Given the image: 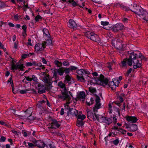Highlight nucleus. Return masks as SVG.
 Returning a JSON list of instances; mask_svg holds the SVG:
<instances>
[{
    "mask_svg": "<svg viewBox=\"0 0 148 148\" xmlns=\"http://www.w3.org/2000/svg\"><path fill=\"white\" fill-rule=\"evenodd\" d=\"M93 2L96 3H98L99 4H101V0H91Z\"/></svg>",
    "mask_w": 148,
    "mask_h": 148,
    "instance_id": "4d7b16f0",
    "label": "nucleus"
},
{
    "mask_svg": "<svg viewBox=\"0 0 148 148\" xmlns=\"http://www.w3.org/2000/svg\"><path fill=\"white\" fill-rule=\"evenodd\" d=\"M46 44H47L48 45H51L52 43V41L51 39L47 40L46 42Z\"/></svg>",
    "mask_w": 148,
    "mask_h": 148,
    "instance_id": "09e8293b",
    "label": "nucleus"
},
{
    "mask_svg": "<svg viewBox=\"0 0 148 148\" xmlns=\"http://www.w3.org/2000/svg\"><path fill=\"white\" fill-rule=\"evenodd\" d=\"M36 146L39 148H43L45 145H46V147L47 146L45 144L44 142L41 140L36 141Z\"/></svg>",
    "mask_w": 148,
    "mask_h": 148,
    "instance_id": "6ab92c4d",
    "label": "nucleus"
},
{
    "mask_svg": "<svg viewBox=\"0 0 148 148\" xmlns=\"http://www.w3.org/2000/svg\"><path fill=\"white\" fill-rule=\"evenodd\" d=\"M62 64L64 66H69L70 64L69 62L66 61H65L63 62L62 63Z\"/></svg>",
    "mask_w": 148,
    "mask_h": 148,
    "instance_id": "a19ab883",
    "label": "nucleus"
},
{
    "mask_svg": "<svg viewBox=\"0 0 148 148\" xmlns=\"http://www.w3.org/2000/svg\"><path fill=\"white\" fill-rule=\"evenodd\" d=\"M32 79V81H33L34 82H37L38 81V79L36 77L35 75H33L32 76V77H31Z\"/></svg>",
    "mask_w": 148,
    "mask_h": 148,
    "instance_id": "79ce46f5",
    "label": "nucleus"
},
{
    "mask_svg": "<svg viewBox=\"0 0 148 148\" xmlns=\"http://www.w3.org/2000/svg\"><path fill=\"white\" fill-rule=\"evenodd\" d=\"M86 118V116L84 115L79 114L77 116V120H83Z\"/></svg>",
    "mask_w": 148,
    "mask_h": 148,
    "instance_id": "7c9ffc66",
    "label": "nucleus"
},
{
    "mask_svg": "<svg viewBox=\"0 0 148 148\" xmlns=\"http://www.w3.org/2000/svg\"><path fill=\"white\" fill-rule=\"evenodd\" d=\"M96 104L95 106L93 107V110L94 112H97V110L100 108L101 104L100 103V99L98 96H96L95 99Z\"/></svg>",
    "mask_w": 148,
    "mask_h": 148,
    "instance_id": "ddd939ff",
    "label": "nucleus"
},
{
    "mask_svg": "<svg viewBox=\"0 0 148 148\" xmlns=\"http://www.w3.org/2000/svg\"><path fill=\"white\" fill-rule=\"evenodd\" d=\"M77 73L79 75H84L85 74L89 75L90 72L87 71L84 69H80L77 71Z\"/></svg>",
    "mask_w": 148,
    "mask_h": 148,
    "instance_id": "412c9836",
    "label": "nucleus"
},
{
    "mask_svg": "<svg viewBox=\"0 0 148 148\" xmlns=\"http://www.w3.org/2000/svg\"><path fill=\"white\" fill-rule=\"evenodd\" d=\"M84 76L77 75V77L79 80L82 82H85V79Z\"/></svg>",
    "mask_w": 148,
    "mask_h": 148,
    "instance_id": "bb28decb",
    "label": "nucleus"
},
{
    "mask_svg": "<svg viewBox=\"0 0 148 148\" xmlns=\"http://www.w3.org/2000/svg\"><path fill=\"white\" fill-rule=\"evenodd\" d=\"M119 142L118 139H116L113 142L114 144L115 145H117L119 143Z\"/></svg>",
    "mask_w": 148,
    "mask_h": 148,
    "instance_id": "13d9d810",
    "label": "nucleus"
},
{
    "mask_svg": "<svg viewBox=\"0 0 148 148\" xmlns=\"http://www.w3.org/2000/svg\"><path fill=\"white\" fill-rule=\"evenodd\" d=\"M94 99L92 98H91L90 99H87L86 100V103L88 106L92 104L93 103Z\"/></svg>",
    "mask_w": 148,
    "mask_h": 148,
    "instance_id": "a878e982",
    "label": "nucleus"
},
{
    "mask_svg": "<svg viewBox=\"0 0 148 148\" xmlns=\"http://www.w3.org/2000/svg\"><path fill=\"white\" fill-rule=\"evenodd\" d=\"M19 17V16L17 14L14 15V18L16 21H17Z\"/></svg>",
    "mask_w": 148,
    "mask_h": 148,
    "instance_id": "0e129e2a",
    "label": "nucleus"
},
{
    "mask_svg": "<svg viewBox=\"0 0 148 148\" xmlns=\"http://www.w3.org/2000/svg\"><path fill=\"white\" fill-rule=\"evenodd\" d=\"M90 92H96V89L95 88H90Z\"/></svg>",
    "mask_w": 148,
    "mask_h": 148,
    "instance_id": "e2e57ef3",
    "label": "nucleus"
},
{
    "mask_svg": "<svg viewBox=\"0 0 148 148\" xmlns=\"http://www.w3.org/2000/svg\"><path fill=\"white\" fill-rule=\"evenodd\" d=\"M41 19V16L40 15H37L35 17V20L36 21H39L40 19Z\"/></svg>",
    "mask_w": 148,
    "mask_h": 148,
    "instance_id": "5fc2aeb1",
    "label": "nucleus"
},
{
    "mask_svg": "<svg viewBox=\"0 0 148 148\" xmlns=\"http://www.w3.org/2000/svg\"><path fill=\"white\" fill-rule=\"evenodd\" d=\"M132 71V69L131 68H130L127 71L125 74V76H128L129 75V74Z\"/></svg>",
    "mask_w": 148,
    "mask_h": 148,
    "instance_id": "a18cd8bd",
    "label": "nucleus"
},
{
    "mask_svg": "<svg viewBox=\"0 0 148 148\" xmlns=\"http://www.w3.org/2000/svg\"><path fill=\"white\" fill-rule=\"evenodd\" d=\"M114 103L118 106H119L122 110H125V103H123L122 105L121 104L118 102H115Z\"/></svg>",
    "mask_w": 148,
    "mask_h": 148,
    "instance_id": "b1692460",
    "label": "nucleus"
},
{
    "mask_svg": "<svg viewBox=\"0 0 148 148\" xmlns=\"http://www.w3.org/2000/svg\"><path fill=\"white\" fill-rule=\"evenodd\" d=\"M86 36L88 38L97 42H99L100 39L99 36L93 32H88L85 33Z\"/></svg>",
    "mask_w": 148,
    "mask_h": 148,
    "instance_id": "423d86ee",
    "label": "nucleus"
},
{
    "mask_svg": "<svg viewBox=\"0 0 148 148\" xmlns=\"http://www.w3.org/2000/svg\"><path fill=\"white\" fill-rule=\"evenodd\" d=\"M137 14V17L145 21H148V12L141 7H139L138 10L134 11Z\"/></svg>",
    "mask_w": 148,
    "mask_h": 148,
    "instance_id": "20e7f679",
    "label": "nucleus"
},
{
    "mask_svg": "<svg viewBox=\"0 0 148 148\" xmlns=\"http://www.w3.org/2000/svg\"><path fill=\"white\" fill-rule=\"evenodd\" d=\"M112 119L108 118H106L105 123L109 125L112 122Z\"/></svg>",
    "mask_w": 148,
    "mask_h": 148,
    "instance_id": "2f4dec72",
    "label": "nucleus"
},
{
    "mask_svg": "<svg viewBox=\"0 0 148 148\" xmlns=\"http://www.w3.org/2000/svg\"><path fill=\"white\" fill-rule=\"evenodd\" d=\"M101 116L100 115H96V114L95 115V119H96L99 121V119L100 118H101Z\"/></svg>",
    "mask_w": 148,
    "mask_h": 148,
    "instance_id": "603ef678",
    "label": "nucleus"
},
{
    "mask_svg": "<svg viewBox=\"0 0 148 148\" xmlns=\"http://www.w3.org/2000/svg\"><path fill=\"white\" fill-rule=\"evenodd\" d=\"M119 83V82L118 80L115 79L112 81L109 82L108 86L112 90H114L115 89L116 86H118Z\"/></svg>",
    "mask_w": 148,
    "mask_h": 148,
    "instance_id": "9b49d317",
    "label": "nucleus"
},
{
    "mask_svg": "<svg viewBox=\"0 0 148 148\" xmlns=\"http://www.w3.org/2000/svg\"><path fill=\"white\" fill-rule=\"evenodd\" d=\"M22 134H23V136L25 137H26L28 136V135H29L30 133L29 132H28V133H27L26 132L23 131L22 132Z\"/></svg>",
    "mask_w": 148,
    "mask_h": 148,
    "instance_id": "864d4df0",
    "label": "nucleus"
},
{
    "mask_svg": "<svg viewBox=\"0 0 148 148\" xmlns=\"http://www.w3.org/2000/svg\"><path fill=\"white\" fill-rule=\"evenodd\" d=\"M108 107H109V113H112V110L111 109L112 107L111 106V104H109V105H108Z\"/></svg>",
    "mask_w": 148,
    "mask_h": 148,
    "instance_id": "680f3d73",
    "label": "nucleus"
},
{
    "mask_svg": "<svg viewBox=\"0 0 148 148\" xmlns=\"http://www.w3.org/2000/svg\"><path fill=\"white\" fill-rule=\"evenodd\" d=\"M67 115L71 116H77L78 114V111L75 109H70L67 112Z\"/></svg>",
    "mask_w": 148,
    "mask_h": 148,
    "instance_id": "4468645a",
    "label": "nucleus"
},
{
    "mask_svg": "<svg viewBox=\"0 0 148 148\" xmlns=\"http://www.w3.org/2000/svg\"><path fill=\"white\" fill-rule=\"evenodd\" d=\"M54 63L58 67H60L62 65V62H59L58 60L55 61L54 62Z\"/></svg>",
    "mask_w": 148,
    "mask_h": 148,
    "instance_id": "c9c22d12",
    "label": "nucleus"
},
{
    "mask_svg": "<svg viewBox=\"0 0 148 148\" xmlns=\"http://www.w3.org/2000/svg\"><path fill=\"white\" fill-rule=\"evenodd\" d=\"M121 42L122 41L121 40H118L117 41L116 43L114 44V45L115 48L119 50H122L123 49V46Z\"/></svg>",
    "mask_w": 148,
    "mask_h": 148,
    "instance_id": "f3484780",
    "label": "nucleus"
},
{
    "mask_svg": "<svg viewBox=\"0 0 148 148\" xmlns=\"http://www.w3.org/2000/svg\"><path fill=\"white\" fill-rule=\"evenodd\" d=\"M124 26L121 23H117L112 27L113 31L114 32H117L119 31L123 30L124 28Z\"/></svg>",
    "mask_w": 148,
    "mask_h": 148,
    "instance_id": "f8f14e48",
    "label": "nucleus"
},
{
    "mask_svg": "<svg viewBox=\"0 0 148 148\" xmlns=\"http://www.w3.org/2000/svg\"><path fill=\"white\" fill-rule=\"evenodd\" d=\"M129 58L124 59L122 62L121 66L122 67H125L127 64L129 66H131L132 64L134 69H136L140 67L141 66V61L138 60L136 59V56L137 54L134 52L130 51L129 52Z\"/></svg>",
    "mask_w": 148,
    "mask_h": 148,
    "instance_id": "f257e3e1",
    "label": "nucleus"
},
{
    "mask_svg": "<svg viewBox=\"0 0 148 148\" xmlns=\"http://www.w3.org/2000/svg\"><path fill=\"white\" fill-rule=\"evenodd\" d=\"M27 8H29V6L27 4L26 5H24L23 8V9L25 10Z\"/></svg>",
    "mask_w": 148,
    "mask_h": 148,
    "instance_id": "69168bd1",
    "label": "nucleus"
},
{
    "mask_svg": "<svg viewBox=\"0 0 148 148\" xmlns=\"http://www.w3.org/2000/svg\"><path fill=\"white\" fill-rule=\"evenodd\" d=\"M27 143L28 145V147L29 148H32L34 147H35V145L32 143L27 142Z\"/></svg>",
    "mask_w": 148,
    "mask_h": 148,
    "instance_id": "58836bf2",
    "label": "nucleus"
},
{
    "mask_svg": "<svg viewBox=\"0 0 148 148\" xmlns=\"http://www.w3.org/2000/svg\"><path fill=\"white\" fill-rule=\"evenodd\" d=\"M109 23V22L107 21H102L101 22V24L105 26L107 25H108Z\"/></svg>",
    "mask_w": 148,
    "mask_h": 148,
    "instance_id": "c03bdc74",
    "label": "nucleus"
},
{
    "mask_svg": "<svg viewBox=\"0 0 148 148\" xmlns=\"http://www.w3.org/2000/svg\"><path fill=\"white\" fill-rule=\"evenodd\" d=\"M86 95L84 92L82 91L80 92L78 96V97L79 99H83L85 98Z\"/></svg>",
    "mask_w": 148,
    "mask_h": 148,
    "instance_id": "393cba45",
    "label": "nucleus"
},
{
    "mask_svg": "<svg viewBox=\"0 0 148 148\" xmlns=\"http://www.w3.org/2000/svg\"><path fill=\"white\" fill-rule=\"evenodd\" d=\"M122 21L124 23H127L128 22V19L126 18H123L122 19Z\"/></svg>",
    "mask_w": 148,
    "mask_h": 148,
    "instance_id": "052dcab7",
    "label": "nucleus"
},
{
    "mask_svg": "<svg viewBox=\"0 0 148 148\" xmlns=\"http://www.w3.org/2000/svg\"><path fill=\"white\" fill-rule=\"evenodd\" d=\"M35 65H37V64L35 62H33L32 63L30 62H28L26 63V66H27Z\"/></svg>",
    "mask_w": 148,
    "mask_h": 148,
    "instance_id": "4c0bfd02",
    "label": "nucleus"
},
{
    "mask_svg": "<svg viewBox=\"0 0 148 148\" xmlns=\"http://www.w3.org/2000/svg\"><path fill=\"white\" fill-rule=\"evenodd\" d=\"M29 90L28 89L21 90H19V92L21 94H25Z\"/></svg>",
    "mask_w": 148,
    "mask_h": 148,
    "instance_id": "e433bc0d",
    "label": "nucleus"
},
{
    "mask_svg": "<svg viewBox=\"0 0 148 148\" xmlns=\"http://www.w3.org/2000/svg\"><path fill=\"white\" fill-rule=\"evenodd\" d=\"M28 42H27V45H28L32 46V44L31 43V40L30 38H29L28 40Z\"/></svg>",
    "mask_w": 148,
    "mask_h": 148,
    "instance_id": "bf43d9fd",
    "label": "nucleus"
},
{
    "mask_svg": "<svg viewBox=\"0 0 148 148\" xmlns=\"http://www.w3.org/2000/svg\"><path fill=\"white\" fill-rule=\"evenodd\" d=\"M8 83H10V84H11V86L14 85L13 82V81L12 80V77H10L9 78V79H8Z\"/></svg>",
    "mask_w": 148,
    "mask_h": 148,
    "instance_id": "3c124183",
    "label": "nucleus"
},
{
    "mask_svg": "<svg viewBox=\"0 0 148 148\" xmlns=\"http://www.w3.org/2000/svg\"><path fill=\"white\" fill-rule=\"evenodd\" d=\"M120 129V131L121 132V133L123 134H125L126 133V131L124 130H123V129H120Z\"/></svg>",
    "mask_w": 148,
    "mask_h": 148,
    "instance_id": "338daca9",
    "label": "nucleus"
},
{
    "mask_svg": "<svg viewBox=\"0 0 148 148\" xmlns=\"http://www.w3.org/2000/svg\"><path fill=\"white\" fill-rule=\"evenodd\" d=\"M25 78L26 79V80L29 81H32V79L31 77H29L27 76L25 77Z\"/></svg>",
    "mask_w": 148,
    "mask_h": 148,
    "instance_id": "774afa93",
    "label": "nucleus"
},
{
    "mask_svg": "<svg viewBox=\"0 0 148 148\" xmlns=\"http://www.w3.org/2000/svg\"><path fill=\"white\" fill-rule=\"evenodd\" d=\"M117 6L118 7L121 8L122 9L125 10L126 11L129 10V9L132 11L134 12L135 13L134 11H136L138 9L139 7H140L138 5H137L136 4H133L130 5L129 6V9L126 7L125 6L122 4H118Z\"/></svg>",
    "mask_w": 148,
    "mask_h": 148,
    "instance_id": "39448f33",
    "label": "nucleus"
},
{
    "mask_svg": "<svg viewBox=\"0 0 148 148\" xmlns=\"http://www.w3.org/2000/svg\"><path fill=\"white\" fill-rule=\"evenodd\" d=\"M69 27L70 28L75 29L77 27V24L73 20H69Z\"/></svg>",
    "mask_w": 148,
    "mask_h": 148,
    "instance_id": "a211bd4d",
    "label": "nucleus"
},
{
    "mask_svg": "<svg viewBox=\"0 0 148 148\" xmlns=\"http://www.w3.org/2000/svg\"><path fill=\"white\" fill-rule=\"evenodd\" d=\"M39 87L38 89V92L40 94H42L45 92V87L43 85L38 84V86Z\"/></svg>",
    "mask_w": 148,
    "mask_h": 148,
    "instance_id": "aec40b11",
    "label": "nucleus"
},
{
    "mask_svg": "<svg viewBox=\"0 0 148 148\" xmlns=\"http://www.w3.org/2000/svg\"><path fill=\"white\" fill-rule=\"evenodd\" d=\"M58 73L60 76H62L64 72V68H61L59 69H57Z\"/></svg>",
    "mask_w": 148,
    "mask_h": 148,
    "instance_id": "cd10ccee",
    "label": "nucleus"
},
{
    "mask_svg": "<svg viewBox=\"0 0 148 148\" xmlns=\"http://www.w3.org/2000/svg\"><path fill=\"white\" fill-rule=\"evenodd\" d=\"M112 64V63H109L107 64V66L110 69H112L111 66Z\"/></svg>",
    "mask_w": 148,
    "mask_h": 148,
    "instance_id": "8fccbe9b",
    "label": "nucleus"
},
{
    "mask_svg": "<svg viewBox=\"0 0 148 148\" xmlns=\"http://www.w3.org/2000/svg\"><path fill=\"white\" fill-rule=\"evenodd\" d=\"M84 124L83 120H77V126L78 127L82 126Z\"/></svg>",
    "mask_w": 148,
    "mask_h": 148,
    "instance_id": "473e14b6",
    "label": "nucleus"
},
{
    "mask_svg": "<svg viewBox=\"0 0 148 148\" xmlns=\"http://www.w3.org/2000/svg\"><path fill=\"white\" fill-rule=\"evenodd\" d=\"M127 121L129 122L135 123L136 122L138 119L136 117L134 116H128L126 117Z\"/></svg>",
    "mask_w": 148,
    "mask_h": 148,
    "instance_id": "dca6fc26",
    "label": "nucleus"
},
{
    "mask_svg": "<svg viewBox=\"0 0 148 148\" xmlns=\"http://www.w3.org/2000/svg\"><path fill=\"white\" fill-rule=\"evenodd\" d=\"M113 123L116 124L117 121V117L116 116H114L113 117Z\"/></svg>",
    "mask_w": 148,
    "mask_h": 148,
    "instance_id": "de8ad7c7",
    "label": "nucleus"
},
{
    "mask_svg": "<svg viewBox=\"0 0 148 148\" xmlns=\"http://www.w3.org/2000/svg\"><path fill=\"white\" fill-rule=\"evenodd\" d=\"M8 60L12 62L11 69L12 70L17 69H19L21 71L23 70L24 67L23 64H15L13 59L10 57L8 58Z\"/></svg>",
    "mask_w": 148,
    "mask_h": 148,
    "instance_id": "0eeeda50",
    "label": "nucleus"
},
{
    "mask_svg": "<svg viewBox=\"0 0 148 148\" xmlns=\"http://www.w3.org/2000/svg\"><path fill=\"white\" fill-rule=\"evenodd\" d=\"M96 114L93 113L90 111H88L87 112V117L88 119L91 121H94L95 120V115Z\"/></svg>",
    "mask_w": 148,
    "mask_h": 148,
    "instance_id": "2eb2a0df",
    "label": "nucleus"
},
{
    "mask_svg": "<svg viewBox=\"0 0 148 148\" xmlns=\"http://www.w3.org/2000/svg\"><path fill=\"white\" fill-rule=\"evenodd\" d=\"M71 79V77L68 75H67L65 77V80L67 81L68 82L70 81Z\"/></svg>",
    "mask_w": 148,
    "mask_h": 148,
    "instance_id": "37998d69",
    "label": "nucleus"
},
{
    "mask_svg": "<svg viewBox=\"0 0 148 148\" xmlns=\"http://www.w3.org/2000/svg\"><path fill=\"white\" fill-rule=\"evenodd\" d=\"M46 46L45 41L42 42V43L36 44L35 47V51L37 52L41 51L43 50Z\"/></svg>",
    "mask_w": 148,
    "mask_h": 148,
    "instance_id": "1a4fd4ad",
    "label": "nucleus"
},
{
    "mask_svg": "<svg viewBox=\"0 0 148 148\" xmlns=\"http://www.w3.org/2000/svg\"><path fill=\"white\" fill-rule=\"evenodd\" d=\"M64 72H65V73L66 74L69 73L71 71L69 67L65 68H64Z\"/></svg>",
    "mask_w": 148,
    "mask_h": 148,
    "instance_id": "ea45409f",
    "label": "nucleus"
},
{
    "mask_svg": "<svg viewBox=\"0 0 148 148\" xmlns=\"http://www.w3.org/2000/svg\"><path fill=\"white\" fill-rule=\"evenodd\" d=\"M134 53L137 54V55L136 56V57L138 55V57L140 58L141 59H143L145 58L144 56L142 55L139 51L136 52Z\"/></svg>",
    "mask_w": 148,
    "mask_h": 148,
    "instance_id": "72a5a7b5",
    "label": "nucleus"
},
{
    "mask_svg": "<svg viewBox=\"0 0 148 148\" xmlns=\"http://www.w3.org/2000/svg\"><path fill=\"white\" fill-rule=\"evenodd\" d=\"M127 128H129L127 127ZM131 132H134L137 130L138 127L137 125L136 124H132V125L129 128Z\"/></svg>",
    "mask_w": 148,
    "mask_h": 148,
    "instance_id": "4be33fe9",
    "label": "nucleus"
},
{
    "mask_svg": "<svg viewBox=\"0 0 148 148\" xmlns=\"http://www.w3.org/2000/svg\"><path fill=\"white\" fill-rule=\"evenodd\" d=\"M86 75L85 74L84 76L85 82L87 81L88 84H90L92 85L96 84L104 86L108 83V80L107 78H104V76L102 75H100L99 78H94L92 79L88 75Z\"/></svg>",
    "mask_w": 148,
    "mask_h": 148,
    "instance_id": "f03ea898",
    "label": "nucleus"
},
{
    "mask_svg": "<svg viewBox=\"0 0 148 148\" xmlns=\"http://www.w3.org/2000/svg\"><path fill=\"white\" fill-rule=\"evenodd\" d=\"M43 32L44 35H45L46 36L48 37V38L49 37L50 34H49V31L47 29L44 28L43 29Z\"/></svg>",
    "mask_w": 148,
    "mask_h": 148,
    "instance_id": "c756f323",
    "label": "nucleus"
},
{
    "mask_svg": "<svg viewBox=\"0 0 148 148\" xmlns=\"http://www.w3.org/2000/svg\"><path fill=\"white\" fill-rule=\"evenodd\" d=\"M52 73H53V77L56 78L58 76V71L57 69H54L53 70Z\"/></svg>",
    "mask_w": 148,
    "mask_h": 148,
    "instance_id": "c85d7f7f",
    "label": "nucleus"
},
{
    "mask_svg": "<svg viewBox=\"0 0 148 148\" xmlns=\"http://www.w3.org/2000/svg\"><path fill=\"white\" fill-rule=\"evenodd\" d=\"M106 117L101 116V117L99 119V122H104L105 123V120L106 119Z\"/></svg>",
    "mask_w": 148,
    "mask_h": 148,
    "instance_id": "49530a36",
    "label": "nucleus"
},
{
    "mask_svg": "<svg viewBox=\"0 0 148 148\" xmlns=\"http://www.w3.org/2000/svg\"><path fill=\"white\" fill-rule=\"evenodd\" d=\"M69 68L71 71L75 70L77 69V67L73 66H71L69 67Z\"/></svg>",
    "mask_w": 148,
    "mask_h": 148,
    "instance_id": "6e6d98bb",
    "label": "nucleus"
},
{
    "mask_svg": "<svg viewBox=\"0 0 148 148\" xmlns=\"http://www.w3.org/2000/svg\"><path fill=\"white\" fill-rule=\"evenodd\" d=\"M41 77H43V81L45 83L47 84L49 86L51 85L52 82L48 74L44 72L41 73Z\"/></svg>",
    "mask_w": 148,
    "mask_h": 148,
    "instance_id": "9d476101",
    "label": "nucleus"
},
{
    "mask_svg": "<svg viewBox=\"0 0 148 148\" xmlns=\"http://www.w3.org/2000/svg\"><path fill=\"white\" fill-rule=\"evenodd\" d=\"M61 122L56 120H53L50 124L48 125L49 129H56L59 128L61 126Z\"/></svg>",
    "mask_w": 148,
    "mask_h": 148,
    "instance_id": "6e6552de",
    "label": "nucleus"
},
{
    "mask_svg": "<svg viewBox=\"0 0 148 148\" xmlns=\"http://www.w3.org/2000/svg\"><path fill=\"white\" fill-rule=\"evenodd\" d=\"M31 109H32L30 108H28L25 111V117H30L31 115V114L32 112L31 110Z\"/></svg>",
    "mask_w": 148,
    "mask_h": 148,
    "instance_id": "5701e85b",
    "label": "nucleus"
},
{
    "mask_svg": "<svg viewBox=\"0 0 148 148\" xmlns=\"http://www.w3.org/2000/svg\"><path fill=\"white\" fill-rule=\"evenodd\" d=\"M58 85L62 89L61 90L62 95H58V97L63 100L66 101L67 102L66 104L67 107V109L69 108L68 107L70 103V100L71 99L68 94L69 93L70 95H71V93L70 92L68 91V89L66 88L65 84L62 82H59Z\"/></svg>",
    "mask_w": 148,
    "mask_h": 148,
    "instance_id": "7ed1b4c3",
    "label": "nucleus"
},
{
    "mask_svg": "<svg viewBox=\"0 0 148 148\" xmlns=\"http://www.w3.org/2000/svg\"><path fill=\"white\" fill-rule=\"evenodd\" d=\"M68 2L71 3L72 5L73 6H75L77 5V3L74 1V0H69Z\"/></svg>",
    "mask_w": 148,
    "mask_h": 148,
    "instance_id": "f704fd0d",
    "label": "nucleus"
}]
</instances>
